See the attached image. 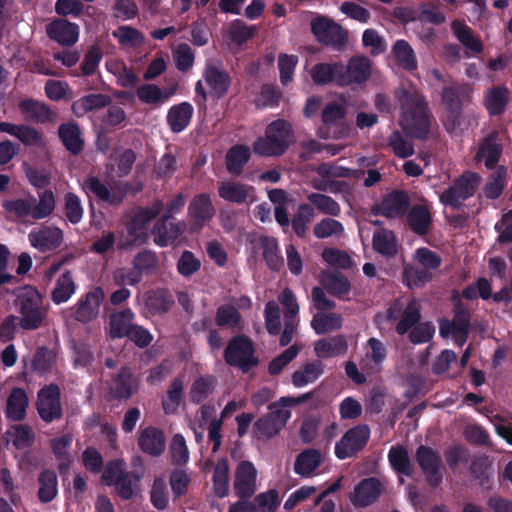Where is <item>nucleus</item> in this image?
<instances>
[{
  "label": "nucleus",
  "mask_w": 512,
  "mask_h": 512,
  "mask_svg": "<svg viewBox=\"0 0 512 512\" xmlns=\"http://www.w3.org/2000/svg\"><path fill=\"white\" fill-rule=\"evenodd\" d=\"M321 374L322 366L320 363H307L293 373L292 383L297 388L304 387L315 382Z\"/></svg>",
  "instance_id": "obj_46"
},
{
  "label": "nucleus",
  "mask_w": 512,
  "mask_h": 512,
  "mask_svg": "<svg viewBox=\"0 0 512 512\" xmlns=\"http://www.w3.org/2000/svg\"><path fill=\"white\" fill-rule=\"evenodd\" d=\"M107 68L116 75L118 83L123 87H132L137 82V76L121 62L110 61Z\"/></svg>",
  "instance_id": "obj_64"
},
{
  "label": "nucleus",
  "mask_w": 512,
  "mask_h": 512,
  "mask_svg": "<svg viewBox=\"0 0 512 512\" xmlns=\"http://www.w3.org/2000/svg\"><path fill=\"white\" fill-rule=\"evenodd\" d=\"M6 441L16 449H25L32 446L34 433L27 425H14L7 430Z\"/></svg>",
  "instance_id": "obj_35"
},
{
  "label": "nucleus",
  "mask_w": 512,
  "mask_h": 512,
  "mask_svg": "<svg viewBox=\"0 0 512 512\" xmlns=\"http://www.w3.org/2000/svg\"><path fill=\"white\" fill-rule=\"evenodd\" d=\"M213 488L215 494L220 497H226L229 493V466L226 459L217 461L213 474Z\"/></svg>",
  "instance_id": "obj_42"
},
{
  "label": "nucleus",
  "mask_w": 512,
  "mask_h": 512,
  "mask_svg": "<svg viewBox=\"0 0 512 512\" xmlns=\"http://www.w3.org/2000/svg\"><path fill=\"white\" fill-rule=\"evenodd\" d=\"M251 152L245 145H235L226 154V167L230 173L240 174L248 162Z\"/></svg>",
  "instance_id": "obj_40"
},
{
  "label": "nucleus",
  "mask_w": 512,
  "mask_h": 512,
  "mask_svg": "<svg viewBox=\"0 0 512 512\" xmlns=\"http://www.w3.org/2000/svg\"><path fill=\"white\" fill-rule=\"evenodd\" d=\"M348 345L344 336H335L318 340L314 344V351L319 358H331L347 351Z\"/></svg>",
  "instance_id": "obj_28"
},
{
  "label": "nucleus",
  "mask_w": 512,
  "mask_h": 512,
  "mask_svg": "<svg viewBox=\"0 0 512 512\" xmlns=\"http://www.w3.org/2000/svg\"><path fill=\"white\" fill-rule=\"evenodd\" d=\"M417 461L429 482L436 485L441 480L440 459L431 448L420 446L416 453Z\"/></svg>",
  "instance_id": "obj_23"
},
{
  "label": "nucleus",
  "mask_w": 512,
  "mask_h": 512,
  "mask_svg": "<svg viewBox=\"0 0 512 512\" xmlns=\"http://www.w3.org/2000/svg\"><path fill=\"white\" fill-rule=\"evenodd\" d=\"M29 401L26 392L21 388L12 390L7 398L6 416L13 421H20L26 415Z\"/></svg>",
  "instance_id": "obj_30"
},
{
  "label": "nucleus",
  "mask_w": 512,
  "mask_h": 512,
  "mask_svg": "<svg viewBox=\"0 0 512 512\" xmlns=\"http://www.w3.org/2000/svg\"><path fill=\"white\" fill-rule=\"evenodd\" d=\"M28 239L32 247L40 252L58 248L63 241L62 231L54 226H41L30 231Z\"/></svg>",
  "instance_id": "obj_14"
},
{
  "label": "nucleus",
  "mask_w": 512,
  "mask_h": 512,
  "mask_svg": "<svg viewBox=\"0 0 512 512\" xmlns=\"http://www.w3.org/2000/svg\"><path fill=\"white\" fill-rule=\"evenodd\" d=\"M38 497L41 502L52 501L58 494V480L54 471L45 470L38 477Z\"/></svg>",
  "instance_id": "obj_37"
},
{
  "label": "nucleus",
  "mask_w": 512,
  "mask_h": 512,
  "mask_svg": "<svg viewBox=\"0 0 512 512\" xmlns=\"http://www.w3.org/2000/svg\"><path fill=\"white\" fill-rule=\"evenodd\" d=\"M298 64V57L289 54H280L278 57V69L280 81L283 85H288L293 80L294 71Z\"/></svg>",
  "instance_id": "obj_58"
},
{
  "label": "nucleus",
  "mask_w": 512,
  "mask_h": 512,
  "mask_svg": "<svg viewBox=\"0 0 512 512\" xmlns=\"http://www.w3.org/2000/svg\"><path fill=\"white\" fill-rule=\"evenodd\" d=\"M381 494V484L375 478L362 480L350 496L355 506L365 507L376 501Z\"/></svg>",
  "instance_id": "obj_25"
},
{
  "label": "nucleus",
  "mask_w": 512,
  "mask_h": 512,
  "mask_svg": "<svg viewBox=\"0 0 512 512\" xmlns=\"http://www.w3.org/2000/svg\"><path fill=\"white\" fill-rule=\"evenodd\" d=\"M48 36L61 45L70 46L79 38V27L64 19L51 22L46 26Z\"/></svg>",
  "instance_id": "obj_21"
},
{
  "label": "nucleus",
  "mask_w": 512,
  "mask_h": 512,
  "mask_svg": "<svg viewBox=\"0 0 512 512\" xmlns=\"http://www.w3.org/2000/svg\"><path fill=\"white\" fill-rule=\"evenodd\" d=\"M19 110L28 121L49 122L53 119V113L43 102L34 99H25L19 103Z\"/></svg>",
  "instance_id": "obj_27"
},
{
  "label": "nucleus",
  "mask_w": 512,
  "mask_h": 512,
  "mask_svg": "<svg viewBox=\"0 0 512 512\" xmlns=\"http://www.w3.org/2000/svg\"><path fill=\"white\" fill-rule=\"evenodd\" d=\"M292 142L290 124L279 119L267 126L265 135L254 142L253 149L262 156H278L283 154Z\"/></svg>",
  "instance_id": "obj_3"
},
{
  "label": "nucleus",
  "mask_w": 512,
  "mask_h": 512,
  "mask_svg": "<svg viewBox=\"0 0 512 512\" xmlns=\"http://www.w3.org/2000/svg\"><path fill=\"white\" fill-rule=\"evenodd\" d=\"M388 458L391 466L398 474L411 475L413 468L408 451L405 448L400 446L392 447Z\"/></svg>",
  "instance_id": "obj_48"
},
{
  "label": "nucleus",
  "mask_w": 512,
  "mask_h": 512,
  "mask_svg": "<svg viewBox=\"0 0 512 512\" xmlns=\"http://www.w3.org/2000/svg\"><path fill=\"white\" fill-rule=\"evenodd\" d=\"M75 289V283L70 272H65L56 281L52 299L57 304L64 303L75 293Z\"/></svg>",
  "instance_id": "obj_47"
},
{
  "label": "nucleus",
  "mask_w": 512,
  "mask_h": 512,
  "mask_svg": "<svg viewBox=\"0 0 512 512\" xmlns=\"http://www.w3.org/2000/svg\"><path fill=\"white\" fill-rule=\"evenodd\" d=\"M370 430L365 425L356 426L345 433L335 446V454L339 459L353 456L368 441Z\"/></svg>",
  "instance_id": "obj_11"
},
{
  "label": "nucleus",
  "mask_w": 512,
  "mask_h": 512,
  "mask_svg": "<svg viewBox=\"0 0 512 512\" xmlns=\"http://www.w3.org/2000/svg\"><path fill=\"white\" fill-rule=\"evenodd\" d=\"M258 488V470L256 466L248 460L240 461L234 472L233 489L235 494L241 498H249Z\"/></svg>",
  "instance_id": "obj_7"
},
{
  "label": "nucleus",
  "mask_w": 512,
  "mask_h": 512,
  "mask_svg": "<svg viewBox=\"0 0 512 512\" xmlns=\"http://www.w3.org/2000/svg\"><path fill=\"white\" fill-rule=\"evenodd\" d=\"M132 318L131 310L113 314L110 319V335L115 338L126 336L132 326Z\"/></svg>",
  "instance_id": "obj_54"
},
{
  "label": "nucleus",
  "mask_w": 512,
  "mask_h": 512,
  "mask_svg": "<svg viewBox=\"0 0 512 512\" xmlns=\"http://www.w3.org/2000/svg\"><path fill=\"white\" fill-rule=\"evenodd\" d=\"M140 101L149 105H158L169 99L171 93H167L156 85L146 84L136 90Z\"/></svg>",
  "instance_id": "obj_53"
},
{
  "label": "nucleus",
  "mask_w": 512,
  "mask_h": 512,
  "mask_svg": "<svg viewBox=\"0 0 512 512\" xmlns=\"http://www.w3.org/2000/svg\"><path fill=\"white\" fill-rule=\"evenodd\" d=\"M364 351L365 356L361 359V367L368 372L378 367L386 357L384 344L373 337L364 346Z\"/></svg>",
  "instance_id": "obj_29"
},
{
  "label": "nucleus",
  "mask_w": 512,
  "mask_h": 512,
  "mask_svg": "<svg viewBox=\"0 0 512 512\" xmlns=\"http://www.w3.org/2000/svg\"><path fill=\"white\" fill-rule=\"evenodd\" d=\"M374 249L384 255H392L396 252V239L392 231L378 229L373 235Z\"/></svg>",
  "instance_id": "obj_55"
},
{
  "label": "nucleus",
  "mask_w": 512,
  "mask_h": 512,
  "mask_svg": "<svg viewBox=\"0 0 512 512\" xmlns=\"http://www.w3.org/2000/svg\"><path fill=\"white\" fill-rule=\"evenodd\" d=\"M308 200L324 214L331 216H338L340 214L339 204L328 195L312 193L308 196Z\"/></svg>",
  "instance_id": "obj_56"
},
{
  "label": "nucleus",
  "mask_w": 512,
  "mask_h": 512,
  "mask_svg": "<svg viewBox=\"0 0 512 512\" xmlns=\"http://www.w3.org/2000/svg\"><path fill=\"white\" fill-rule=\"evenodd\" d=\"M440 335L462 346L467 339L469 329V317L467 313H459L453 320L440 322Z\"/></svg>",
  "instance_id": "obj_19"
},
{
  "label": "nucleus",
  "mask_w": 512,
  "mask_h": 512,
  "mask_svg": "<svg viewBox=\"0 0 512 512\" xmlns=\"http://www.w3.org/2000/svg\"><path fill=\"white\" fill-rule=\"evenodd\" d=\"M58 133L63 145L72 154H77L82 150L83 140L78 125L73 123L63 124L59 127Z\"/></svg>",
  "instance_id": "obj_34"
},
{
  "label": "nucleus",
  "mask_w": 512,
  "mask_h": 512,
  "mask_svg": "<svg viewBox=\"0 0 512 512\" xmlns=\"http://www.w3.org/2000/svg\"><path fill=\"white\" fill-rule=\"evenodd\" d=\"M400 321L396 327L399 334H405L420 319L419 304L415 300L398 299L387 310V318Z\"/></svg>",
  "instance_id": "obj_9"
},
{
  "label": "nucleus",
  "mask_w": 512,
  "mask_h": 512,
  "mask_svg": "<svg viewBox=\"0 0 512 512\" xmlns=\"http://www.w3.org/2000/svg\"><path fill=\"white\" fill-rule=\"evenodd\" d=\"M500 155V147L497 143L496 135L488 137L480 146L479 151L475 156L478 162L484 161L488 168H491L497 161Z\"/></svg>",
  "instance_id": "obj_49"
},
{
  "label": "nucleus",
  "mask_w": 512,
  "mask_h": 512,
  "mask_svg": "<svg viewBox=\"0 0 512 512\" xmlns=\"http://www.w3.org/2000/svg\"><path fill=\"white\" fill-rule=\"evenodd\" d=\"M165 437L162 431L147 427L140 432L138 445L140 449L151 456L160 455L165 449Z\"/></svg>",
  "instance_id": "obj_26"
},
{
  "label": "nucleus",
  "mask_w": 512,
  "mask_h": 512,
  "mask_svg": "<svg viewBox=\"0 0 512 512\" xmlns=\"http://www.w3.org/2000/svg\"><path fill=\"white\" fill-rule=\"evenodd\" d=\"M312 32L317 40L336 49H341L347 41L346 31L334 21L317 17L311 23Z\"/></svg>",
  "instance_id": "obj_8"
},
{
  "label": "nucleus",
  "mask_w": 512,
  "mask_h": 512,
  "mask_svg": "<svg viewBox=\"0 0 512 512\" xmlns=\"http://www.w3.org/2000/svg\"><path fill=\"white\" fill-rule=\"evenodd\" d=\"M161 209V202H155L149 208L134 211L131 220L127 223L130 240L123 243L122 247L142 244L147 238L146 225L159 214Z\"/></svg>",
  "instance_id": "obj_5"
},
{
  "label": "nucleus",
  "mask_w": 512,
  "mask_h": 512,
  "mask_svg": "<svg viewBox=\"0 0 512 512\" xmlns=\"http://www.w3.org/2000/svg\"><path fill=\"white\" fill-rule=\"evenodd\" d=\"M104 296V291L100 287H96L88 292L85 298L79 301L76 306V318L83 322L96 318Z\"/></svg>",
  "instance_id": "obj_22"
},
{
  "label": "nucleus",
  "mask_w": 512,
  "mask_h": 512,
  "mask_svg": "<svg viewBox=\"0 0 512 512\" xmlns=\"http://www.w3.org/2000/svg\"><path fill=\"white\" fill-rule=\"evenodd\" d=\"M38 413L46 422H51L61 416L60 392L57 386L50 385L38 394Z\"/></svg>",
  "instance_id": "obj_16"
},
{
  "label": "nucleus",
  "mask_w": 512,
  "mask_h": 512,
  "mask_svg": "<svg viewBox=\"0 0 512 512\" xmlns=\"http://www.w3.org/2000/svg\"><path fill=\"white\" fill-rule=\"evenodd\" d=\"M214 389V380L211 377H200L196 379L190 389L192 401L200 403L204 401Z\"/></svg>",
  "instance_id": "obj_61"
},
{
  "label": "nucleus",
  "mask_w": 512,
  "mask_h": 512,
  "mask_svg": "<svg viewBox=\"0 0 512 512\" xmlns=\"http://www.w3.org/2000/svg\"><path fill=\"white\" fill-rule=\"evenodd\" d=\"M205 80L216 97L223 96L230 85L229 76L214 66H208L205 70Z\"/></svg>",
  "instance_id": "obj_36"
},
{
  "label": "nucleus",
  "mask_w": 512,
  "mask_h": 512,
  "mask_svg": "<svg viewBox=\"0 0 512 512\" xmlns=\"http://www.w3.org/2000/svg\"><path fill=\"white\" fill-rule=\"evenodd\" d=\"M260 246L267 265L272 270H280L283 266V259L279 254L278 243L275 238L261 237Z\"/></svg>",
  "instance_id": "obj_43"
},
{
  "label": "nucleus",
  "mask_w": 512,
  "mask_h": 512,
  "mask_svg": "<svg viewBox=\"0 0 512 512\" xmlns=\"http://www.w3.org/2000/svg\"><path fill=\"white\" fill-rule=\"evenodd\" d=\"M321 464V454L314 449L300 453L294 463V471L301 477H311Z\"/></svg>",
  "instance_id": "obj_31"
},
{
  "label": "nucleus",
  "mask_w": 512,
  "mask_h": 512,
  "mask_svg": "<svg viewBox=\"0 0 512 512\" xmlns=\"http://www.w3.org/2000/svg\"><path fill=\"white\" fill-rule=\"evenodd\" d=\"M311 326L317 334H325L342 326V318L337 314L318 313L314 315Z\"/></svg>",
  "instance_id": "obj_50"
},
{
  "label": "nucleus",
  "mask_w": 512,
  "mask_h": 512,
  "mask_svg": "<svg viewBox=\"0 0 512 512\" xmlns=\"http://www.w3.org/2000/svg\"><path fill=\"white\" fill-rule=\"evenodd\" d=\"M18 309L21 328L33 330L41 325L45 312L41 297L35 289L26 288L21 292L18 296Z\"/></svg>",
  "instance_id": "obj_4"
},
{
  "label": "nucleus",
  "mask_w": 512,
  "mask_h": 512,
  "mask_svg": "<svg viewBox=\"0 0 512 512\" xmlns=\"http://www.w3.org/2000/svg\"><path fill=\"white\" fill-rule=\"evenodd\" d=\"M400 106L399 123L409 135L424 138L430 128L427 103L412 84H403L395 92Z\"/></svg>",
  "instance_id": "obj_1"
},
{
  "label": "nucleus",
  "mask_w": 512,
  "mask_h": 512,
  "mask_svg": "<svg viewBox=\"0 0 512 512\" xmlns=\"http://www.w3.org/2000/svg\"><path fill=\"white\" fill-rule=\"evenodd\" d=\"M392 56L400 66L407 70H415L417 61L411 46L404 40H398L392 48Z\"/></svg>",
  "instance_id": "obj_44"
},
{
  "label": "nucleus",
  "mask_w": 512,
  "mask_h": 512,
  "mask_svg": "<svg viewBox=\"0 0 512 512\" xmlns=\"http://www.w3.org/2000/svg\"><path fill=\"white\" fill-rule=\"evenodd\" d=\"M479 183L480 178L477 174L466 173L455 182L454 186L440 196V200L444 205L458 207L474 194Z\"/></svg>",
  "instance_id": "obj_10"
},
{
  "label": "nucleus",
  "mask_w": 512,
  "mask_h": 512,
  "mask_svg": "<svg viewBox=\"0 0 512 512\" xmlns=\"http://www.w3.org/2000/svg\"><path fill=\"white\" fill-rule=\"evenodd\" d=\"M215 210L210 196L197 195L189 205V214L192 219V229L198 230L203 224L214 216Z\"/></svg>",
  "instance_id": "obj_24"
},
{
  "label": "nucleus",
  "mask_w": 512,
  "mask_h": 512,
  "mask_svg": "<svg viewBox=\"0 0 512 512\" xmlns=\"http://www.w3.org/2000/svg\"><path fill=\"white\" fill-rule=\"evenodd\" d=\"M314 235L319 239L340 236L344 232L343 225L332 218H325L314 226Z\"/></svg>",
  "instance_id": "obj_57"
},
{
  "label": "nucleus",
  "mask_w": 512,
  "mask_h": 512,
  "mask_svg": "<svg viewBox=\"0 0 512 512\" xmlns=\"http://www.w3.org/2000/svg\"><path fill=\"white\" fill-rule=\"evenodd\" d=\"M225 359L231 365L247 369L256 363L251 341L243 336L234 338L225 350Z\"/></svg>",
  "instance_id": "obj_12"
},
{
  "label": "nucleus",
  "mask_w": 512,
  "mask_h": 512,
  "mask_svg": "<svg viewBox=\"0 0 512 512\" xmlns=\"http://www.w3.org/2000/svg\"><path fill=\"white\" fill-rule=\"evenodd\" d=\"M125 463L122 460H116L108 464L102 475V480L107 485L114 484L117 493L124 499H129L135 494V482L132 481L130 474L124 471Z\"/></svg>",
  "instance_id": "obj_6"
},
{
  "label": "nucleus",
  "mask_w": 512,
  "mask_h": 512,
  "mask_svg": "<svg viewBox=\"0 0 512 512\" xmlns=\"http://www.w3.org/2000/svg\"><path fill=\"white\" fill-rule=\"evenodd\" d=\"M432 279V274L427 270H420L416 267H406L403 273L404 283L409 288H419Z\"/></svg>",
  "instance_id": "obj_60"
},
{
  "label": "nucleus",
  "mask_w": 512,
  "mask_h": 512,
  "mask_svg": "<svg viewBox=\"0 0 512 512\" xmlns=\"http://www.w3.org/2000/svg\"><path fill=\"white\" fill-rule=\"evenodd\" d=\"M372 66L369 59L364 56H356L350 59L347 66L341 64V75L338 85L346 86L354 83H362L370 78Z\"/></svg>",
  "instance_id": "obj_13"
},
{
  "label": "nucleus",
  "mask_w": 512,
  "mask_h": 512,
  "mask_svg": "<svg viewBox=\"0 0 512 512\" xmlns=\"http://www.w3.org/2000/svg\"><path fill=\"white\" fill-rule=\"evenodd\" d=\"M112 35L124 48H135L144 43L143 35L130 26H120L112 32Z\"/></svg>",
  "instance_id": "obj_52"
},
{
  "label": "nucleus",
  "mask_w": 512,
  "mask_h": 512,
  "mask_svg": "<svg viewBox=\"0 0 512 512\" xmlns=\"http://www.w3.org/2000/svg\"><path fill=\"white\" fill-rule=\"evenodd\" d=\"M309 398V394L302 397H282L278 402L269 406L270 413L268 417L274 420V426L269 433H279L291 417L290 407L298 405Z\"/></svg>",
  "instance_id": "obj_18"
},
{
  "label": "nucleus",
  "mask_w": 512,
  "mask_h": 512,
  "mask_svg": "<svg viewBox=\"0 0 512 512\" xmlns=\"http://www.w3.org/2000/svg\"><path fill=\"white\" fill-rule=\"evenodd\" d=\"M341 75V63H319L312 67L310 76L314 83L324 85L330 82L338 84Z\"/></svg>",
  "instance_id": "obj_33"
},
{
  "label": "nucleus",
  "mask_w": 512,
  "mask_h": 512,
  "mask_svg": "<svg viewBox=\"0 0 512 512\" xmlns=\"http://www.w3.org/2000/svg\"><path fill=\"white\" fill-rule=\"evenodd\" d=\"M409 222L413 230L424 233L430 224V213L425 206H415L409 213Z\"/></svg>",
  "instance_id": "obj_63"
},
{
  "label": "nucleus",
  "mask_w": 512,
  "mask_h": 512,
  "mask_svg": "<svg viewBox=\"0 0 512 512\" xmlns=\"http://www.w3.org/2000/svg\"><path fill=\"white\" fill-rule=\"evenodd\" d=\"M139 380L130 370L123 369L112 387L114 396L117 398H129L137 389Z\"/></svg>",
  "instance_id": "obj_38"
},
{
  "label": "nucleus",
  "mask_w": 512,
  "mask_h": 512,
  "mask_svg": "<svg viewBox=\"0 0 512 512\" xmlns=\"http://www.w3.org/2000/svg\"><path fill=\"white\" fill-rule=\"evenodd\" d=\"M109 102V98L103 94H90L80 98L72 104V110L78 117L83 116L88 111L104 107Z\"/></svg>",
  "instance_id": "obj_45"
},
{
  "label": "nucleus",
  "mask_w": 512,
  "mask_h": 512,
  "mask_svg": "<svg viewBox=\"0 0 512 512\" xmlns=\"http://www.w3.org/2000/svg\"><path fill=\"white\" fill-rule=\"evenodd\" d=\"M255 503L257 512H275L280 504L279 493L275 489L262 492L256 496Z\"/></svg>",
  "instance_id": "obj_59"
},
{
  "label": "nucleus",
  "mask_w": 512,
  "mask_h": 512,
  "mask_svg": "<svg viewBox=\"0 0 512 512\" xmlns=\"http://www.w3.org/2000/svg\"><path fill=\"white\" fill-rule=\"evenodd\" d=\"M184 381L176 378L167 389L166 396L162 399V406L167 414H173L180 406L183 396Z\"/></svg>",
  "instance_id": "obj_41"
},
{
  "label": "nucleus",
  "mask_w": 512,
  "mask_h": 512,
  "mask_svg": "<svg viewBox=\"0 0 512 512\" xmlns=\"http://www.w3.org/2000/svg\"><path fill=\"white\" fill-rule=\"evenodd\" d=\"M192 114L193 107L187 102L171 107L167 115L170 128L174 132H181L190 123Z\"/></svg>",
  "instance_id": "obj_32"
},
{
  "label": "nucleus",
  "mask_w": 512,
  "mask_h": 512,
  "mask_svg": "<svg viewBox=\"0 0 512 512\" xmlns=\"http://www.w3.org/2000/svg\"><path fill=\"white\" fill-rule=\"evenodd\" d=\"M82 188L87 195L93 194L101 201L112 205L122 202L125 192L120 186L108 188L100 179L89 176L82 183Z\"/></svg>",
  "instance_id": "obj_17"
},
{
  "label": "nucleus",
  "mask_w": 512,
  "mask_h": 512,
  "mask_svg": "<svg viewBox=\"0 0 512 512\" xmlns=\"http://www.w3.org/2000/svg\"><path fill=\"white\" fill-rule=\"evenodd\" d=\"M218 194L223 200L235 204L251 203L255 200L254 187L234 180L220 182Z\"/></svg>",
  "instance_id": "obj_15"
},
{
  "label": "nucleus",
  "mask_w": 512,
  "mask_h": 512,
  "mask_svg": "<svg viewBox=\"0 0 512 512\" xmlns=\"http://www.w3.org/2000/svg\"><path fill=\"white\" fill-rule=\"evenodd\" d=\"M251 301L247 297H241L231 304L221 305L216 313V323L219 326L239 328L241 322L240 309H248Z\"/></svg>",
  "instance_id": "obj_20"
},
{
  "label": "nucleus",
  "mask_w": 512,
  "mask_h": 512,
  "mask_svg": "<svg viewBox=\"0 0 512 512\" xmlns=\"http://www.w3.org/2000/svg\"><path fill=\"white\" fill-rule=\"evenodd\" d=\"M407 208L406 197L400 193L387 196L381 203V213L389 218L402 215Z\"/></svg>",
  "instance_id": "obj_51"
},
{
  "label": "nucleus",
  "mask_w": 512,
  "mask_h": 512,
  "mask_svg": "<svg viewBox=\"0 0 512 512\" xmlns=\"http://www.w3.org/2000/svg\"><path fill=\"white\" fill-rule=\"evenodd\" d=\"M56 202L51 190H44L38 194V199L32 195L7 200L3 203L5 211L13 218L19 220H41L50 216L55 210Z\"/></svg>",
  "instance_id": "obj_2"
},
{
  "label": "nucleus",
  "mask_w": 512,
  "mask_h": 512,
  "mask_svg": "<svg viewBox=\"0 0 512 512\" xmlns=\"http://www.w3.org/2000/svg\"><path fill=\"white\" fill-rule=\"evenodd\" d=\"M184 227L181 224L166 225V219L158 222L154 228V241L157 245L164 247L172 244L183 232Z\"/></svg>",
  "instance_id": "obj_39"
},
{
  "label": "nucleus",
  "mask_w": 512,
  "mask_h": 512,
  "mask_svg": "<svg viewBox=\"0 0 512 512\" xmlns=\"http://www.w3.org/2000/svg\"><path fill=\"white\" fill-rule=\"evenodd\" d=\"M150 498L152 505L159 510L167 507L169 502V493L166 483L162 478H156L153 482Z\"/></svg>",
  "instance_id": "obj_62"
}]
</instances>
